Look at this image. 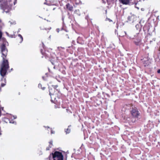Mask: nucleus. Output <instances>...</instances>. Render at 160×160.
<instances>
[{"instance_id":"f257e3e1","label":"nucleus","mask_w":160,"mask_h":160,"mask_svg":"<svg viewBox=\"0 0 160 160\" xmlns=\"http://www.w3.org/2000/svg\"><path fill=\"white\" fill-rule=\"evenodd\" d=\"M2 40L3 42L0 46V48L1 49V53L2 54L1 57L2 58V60L0 64V75L2 78L0 82H2L3 80L5 78V77L7 74V71L9 68L8 61L6 59L8 50L6 45L8 42L5 38H2Z\"/></svg>"},{"instance_id":"f03ea898","label":"nucleus","mask_w":160,"mask_h":160,"mask_svg":"<svg viewBox=\"0 0 160 160\" xmlns=\"http://www.w3.org/2000/svg\"><path fill=\"white\" fill-rule=\"evenodd\" d=\"M52 154L53 160H63V156L61 152L56 151Z\"/></svg>"},{"instance_id":"7ed1b4c3","label":"nucleus","mask_w":160,"mask_h":160,"mask_svg":"<svg viewBox=\"0 0 160 160\" xmlns=\"http://www.w3.org/2000/svg\"><path fill=\"white\" fill-rule=\"evenodd\" d=\"M11 7V5H8L7 2H3L0 5L1 8L6 12H9Z\"/></svg>"},{"instance_id":"20e7f679","label":"nucleus","mask_w":160,"mask_h":160,"mask_svg":"<svg viewBox=\"0 0 160 160\" xmlns=\"http://www.w3.org/2000/svg\"><path fill=\"white\" fill-rule=\"evenodd\" d=\"M130 113L132 116L133 118H138L140 115V113L139 112L138 109L136 107L132 108L130 111Z\"/></svg>"},{"instance_id":"39448f33","label":"nucleus","mask_w":160,"mask_h":160,"mask_svg":"<svg viewBox=\"0 0 160 160\" xmlns=\"http://www.w3.org/2000/svg\"><path fill=\"white\" fill-rule=\"evenodd\" d=\"M133 42L137 46H140L142 44V39L141 38L138 37L133 40Z\"/></svg>"},{"instance_id":"423d86ee","label":"nucleus","mask_w":160,"mask_h":160,"mask_svg":"<svg viewBox=\"0 0 160 160\" xmlns=\"http://www.w3.org/2000/svg\"><path fill=\"white\" fill-rule=\"evenodd\" d=\"M65 9L67 11L72 12L73 10V6L69 3H67L65 6Z\"/></svg>"},{"instance_id":"0eeeda50","label":"nucleus","mask_w":160,"mask_h":160,"mask_svg":"<svg viewBox=\"0 0 160 160\" xmlns=\"http://www.w3.org/2000/svg\"><path fill=\"white\" fill-rule=\"evenodd\" d=\"M119 2L123 5H128L130 3V0H119Z\"/></svg>"},{"instance_id":"6e6552de","label":"nucleus","mask_w":160,"mask_h":160,"mask_svg":"<svg viewBox=\"0 0 160 160\" xmlns=\"http://www.w3.org/2000/svg\"><path fill=\"white\" fill-rule=\"evenodd\" d=\"M3 82H2L1 83V86H0V91H1V88L4 87L6 85V78H4V80H3Z\"/></svg>"},{"instance_id":"1a4fd4ad","label":"nucleus","mask_w":160,"mask_h":160,"mask_svg":"<svg viewBox=\"0 0 160 160\" xmlns=\"http://www.w3.org/2000/svg\"><path fill=\"white\" fill-rule=\"evenodd\" d=\"M18 36V38L17 39L19 43H21L23 41V38L22 36L20 34H19Z\"/></svg>"},{"instance_id":"9d476101","label":"nucleus","mask_w":160,"mask_h":160,"mask_svg":"<svg viewBox=\"0 0 160 160\" xmlns=\"http://www.w3.org/2000/svg\"><path fill=\"white\" fill-rule=\"evenodd\" d=\"M148 24H146V23L144 25L143 27V30L144 31H146L147 30H148L149 28L148 27Z\"/></svg>"},{"instance_id":"9b49d317","label":"nucleus","mask_w":160,"mask_h":160,"mask_svg":"<svg viewBox=\"0 0 160 160\" xmlns=\"http://www.w3.org/2000/svg\"><path fill=\"white\" fill-rule=\"evenodd\" d=\"M135 27L138 30L139 32L141 31L142 27L140 25V24L139 23L137 24L136 25Z\"/></svg>"},{"instance_id":"f8f14e48","label":"nucleus","mask_w":160,"mask_h":160,"mask_svg":"<svg viewBox=\"0 0 160 160\" xmlns=\"http://www.w3.org/2000/svg\"><path fill=\"white\" fill-rule=\"evenodd\" d=\"M2 121L3 122H5L6 123H8V122L10 123V121L9 119L7 118H4L2 119Z\"/></svg>"},{"instance_id":"ddd939ff","label":"nucleus","mask_w":160,"mask_h":160,"mask_svg":"<svg viewBox=\"0 0 160 160\" xmlns=\"http://www.w3.org/2000/svg\"><path fill=\"white\" fill-rule=\"evenodd\" d=\"M146 23L145 21L143 20H141L140 22H139V24H140V25L142 27Z\"/></svg>"},{"instance_id":"4468645a","label":"nucleus","mask_w":160,"mask_h":160,"mask_svg":"<svg viewBox=\"0 0 160 160\" xmlns=\"http://www.w3.org/2000/svg\"><path fill=\"white\" fill-rule=\"evenodd\" d=\"M74 13L77 15L78 16H80L81 13L80 11L78 9L74 11Z\"/></svg>"},{"instance_id":"2eb2a0df","label":"nucleus","mask_w":160,"mask_h":160,"mask_svg":"<svg viewBox=\"0 0 160 160\" xmlns=\"http://www.w3.org/2000/svg\"><path fill=\"white\" fill-rule=\"evenodd\" d=\"M68 18L70 19H71L74 18L73 15L72 14H71L69 12H68Z\"/></svg>"},{"instance_id":"dca6fc26","label":"nucleus","mask_w":160,"mask_h":160,"mask_svg":"<svg viewBox=\"0 0 160 160\" xmlns=\"http://www.w3.org/2000/svg\"><path fill=\"white\" fill-rule=\"evenodd\" d=\"M71 126V125L69 126H68V128L65 131L66 134H68L71 131V129L69 128Z\"/></svg>"},{"instance_id":"f3484780","label":"nucleus","mask_w":160,"mask_h":160,"mask_svg":"<svg viewBox=\"0 0 160 160\" xmlns=\"http://www.w3.org/2000/svg\"><path fill=\"white\" fill-rule=\"evenodd\" d=\"M130 3H132V4H135L136 5L137 3L136 1H135V0H130Z\"/></svg>"},{"instance_id":"a211bd4d","label":"nucleus","mask_w":160,"mask_h":160,"mask_svg":"<svg viewBox=\"0 0 160 160\" xmlns=\"http://www.w3.org/2000/svg\"><path fill=\"white\" fill-rule=\"evenodd\" d=\"M38 87L39 88L42 89V90H44L45 88V87H42V85L40 83L38 84Z\"/></svg>"},{"instance_id":"6ab92c4d","label":"nucleus","mask_w":160,"mask_h":160,"mask_svg":"<svg viewBox=\"0 0 160 160\" xmlns=\"http://www.w3.org/2000/svg\"><path fill=\"white\" fill-rule=\"evenodd\" d=\"M126 35V33L125 32H124L123 33H120L119 36L120 37H123Z\"/></svg>"},{"instance_id":"aec40b11","label":"nucleus","mask_w":160,"mask_h":160,"mask_svg":"<svg viewBox=\"0 0 160 160\" xmlns=\"http://www.w3.org/2000/svg\"><path fill=\"white\" fill-rule=\"evenodd\" d=\"M52 143L50 144L49 145L48 147H47L46 148V150H49L50 148H52Z\"/></svg>"},{"instance_id":"412c9836","label":"nucleus","mask_w":160,"mask_h":160,"mask_svg":"<svg viewBox=\"0 0 160 160\" xmlns=\"http://www.w3.org/2000/svg\"><path fill=\"white\" fill-rule=\"evenodd\" d=\"M40 29H41V30H44H44H49L50 29V28H45L44 29L42 28L41 27H40Z\"/></svg>"},{"instance_id":"4be33fe9","label":"nucleus","mask_w":160,"mask_h":160,"mask_svg":"<svg viewBox=\"0 0 160 160\" xmlns=\"http://www.w3.org/2000/svg\"><path fill=\"white\" fill-rule=\"evenodd\" d=\"M2 32H1V30H0V39H1V38L2 37Z\"/></svg>"},{"instance_id":"5701e85b","label":"nucleus","mask_w":160,"mask_h":160,"mask_svg":"<svg viewBox=\"0 0 160 160\" xmlns=\"http://www.w3.org/2000/svg\"><path fill=\"white\" fill-rule=\"evenodd\" d=\"M144 66L145 67H146V66H148V64H147V63H146V62H144Z\"/></svg>"},{"instance_id":"b1692460","label":"nucleus","mask_w":160,"mask_h":160,"mask_svg":"<svg viewBox=\"0 0 160 160\" xmlns=\"http://www.w3.org/2000/svg\"><path fill=\"white\" fill-rule=\"evenodd\" d=\"M1 22H2V20L0 19V28H2V26H1Z\"/></svg>"},{"instance_id":"393cba45","label":"nucleus","mask_w":160,"mask_h":160,"mask_svg":"<svg viewBox=\"0 0 160 160\" xmlns=\"http://www.w3.org/2000/svg\"><path fill=\"white\" fill-rule=\"evenodd\" d=\"M49 95L51 96L53 94L50 91V90H49Z\"/></svg>"},{"instance_id":"a878e982","label":"nucleus","mask_w":160,"mask_h":160,"mask_svg":"<svg viewBox=\"0 0 160 160\" xmlns=\"http://www.w3.org/2000/svg\"><path fill=\"white\" fill-rule=\"evenodd\" d=\"M107 19L108 20V21L109 22H111V21H112V20H111L110 19H109V18H107Z\"/></svg>"},{"instance_id":"bb28decb","label":"nucleus","mask_w":160,"mask_h":160,"mask_svg":"<svg viewBox=\"0 0 160 160\" xmlns=\"http://www.w3.org/2000/svg\"><path fill=\"white\" fill-rule=\"evenodd\" d=\"M157 72H158V73H160V69H158V70L157 71Z\"/></svg>"},{"instance_id":"cd10ccee","label":"nucleus","mask_w":160,"mask_h":160,"mask_svg":"<svg viewBox=\"0 0 160 160\" xmlns=\"http://www.w3.org/2000/svg\"><path fill=\"white\" fill-rule=\"evenodd\" d=\"M58 87V86L57 85H55L54 86V88H56Z\"/></svg>"},{"instance_id":"c85d7f7f","label":"nucleus","mask_w":160,"mask_h":160,"mask_svg":"<svg viewBox=\"0 0 160 160\" xmlns=\"http://www.w3.org/2000/svg\"><path fill=\"white\" fill-rule=\"evenodd\" d=\"M158 51L159 52V54L160 55V49H158Z\"/></svg>"},{"instance_id":"c756f323","label":"nucleus","mask_w":160,"mask_h":160,"mask_svg":"<svg viewBox=\"0 0 160 160\" xmlns=\"http://www.w3.org/2000/svg\"><path fill=\"white\" fill-rule=\"evenodd\" d=\"M42 50H41V52H42Z\"/></svg>"},{"instance_id":"7c9ffc66","label":"nucleus","mask_w":160,"mask_h":160,"mask_svg":"<svg viewBox=\"0 0 160 160\" xmlns=\"http://www.w3.org/2000/svg\"><path fill=\"white\" fill-rule=\"evenodd\" d=\"M159 49H160V47H159Z\"/></svg>"}]
</instances>
